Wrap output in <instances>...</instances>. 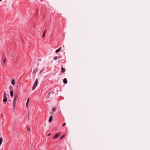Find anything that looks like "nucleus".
<instances>
[{
  "mask_svg": "<svg viewBox=\"0 0 150 150\" xmlns=\"http://www.w3.org/2000/svg\"><path fill=\"white\" fill-rule=\"evenodd\" d=\"M65 134H64L60 138V139H62V138H64L65 136Z\"/></svg>",
  "mask_w": 150,
  "mask_h": 150,
  "instance_id": "f3484780",
  "label": "nucleus"
},
{
  "mask_svg": "<svg viewBox=\"0 0 150 150\" xmlns=\"http://www.w3.org/2000/svg\"><path fill=\"white\" fill-rule=\"evenodd\" d=\"M65 71V69L63 67H61V72L62 73H64Z\"/></svg>",
  "mask_w": 150,
  "mask_h": 150,
  "instance_id": "f8f14e48",
  "label": "nucleus"
},
{
  "mask_svg": "<svg viewBox=\"0 0 150 150\" xmlns=\"http://www.w3.org/2000/svg\"><path fill=\"white\" fill-rule=\"evenodd\" d=\"M38 71V69L36 68L34 69V70L33 71V72H34L35 71Z\"/></svg>",
  "mask_w": 150,
  "mask_h": 150,
  "instance_id": "4be33fe9",
  "label": "nucleus"
},
{
  "mask_svg": "<svg viewBox=\"0 0 150 150\" xmlns=\"http://www.w3.org/2000/svg\"><path fill=\"white\" fill-rule=\"evenodd\" d=\"M28 130L29 132H30V129L29 128H28Z\"/></svg>",
  "mask_w": 150,
  "mask_h": 150,
  "instance_id": "393cba45",
  "label": "nucleus"
},
{
  "mask_svg": "<svg viewBox=\"0 0 150 150\" xmlns=\"http://www.w3.org/2000/svg\"><path fill=\"white\" fill-rule=\"evenodd\" d=\"M2 0H0V1H1Z\"/></svg>",
  "mask_w": 150,
  "mask_h": 150,
  "instance_id": "c756f323",
  "label": "nucleus"
},
{
  "mask_svg": "<svg viewBox=\"0 0 150 150\" xmlns=\"http://www.w3.org/2000/svg\"><path fill=\"white\" fill-rule=\"evenodd\" d=\"M54 93V92L53 91L50 92L48 94L47 98L52 97Z\"/></svg>",
  "mask_w": 150,
  "mask_h": 150,
  "instance_id": "f257e3e1",
  "label": "nucleus"
},
{
  "mask_svg": "<svg viewBox=\"0 0 150 150\" xmlns=\"http://www.w3.org/2000/svg\"><path fill=\"white\" fill-rule=\"evenodd\" d=\"M3 97H4V99L3 101L4 102H6L7 100V96L5 92H4Z\"/></svg>",
  "mask_w": 150,
  "mask_h": 150,
  "instance_id": "7ed1b4c3",
  "label": "nucleus"
},
{
  "mask_svg": "<svg viewBox=\"0 0 150 150\" xmlns=\"http://www.w3.org/2000/svg\"><path fill=\"white\" fill-rule=\"evenodd\" d=\"M18 96L17 94H16L15 95H14V99H13V101H16L17 100V99L18 98Z\"/></svg>",
  "mask_w": 150,
  "mask_h": 150,
  "instance_id": "20e7f679",
  "label": "nucleus"
},
{
  "mask_svg": "<svg viewBox=\"0 0 150 150\" xmlns=\"http://www.w3.org/2000/svg\"><path fill=\"white\" fill-rule=\"evenodd\" d=\"M45 33H43V35H42V37L44 38L45 37Z\"/></svg>",
  "mask_w": 150,
  "mask_h": 150,
  "instance_id": "412c9836",
  "label": "nucleus"
},
{
  "mask_svg": "<svg viewBox=\"0 0 150 150\" xmlns=\"http://www.w3.org/2000/svg\"><path fill=\"white\" fill-rule=\"evenodd\" d=\"M66 123H65V122L62 125V127H64V126L65 125H66Z\"/></svg>",
  "mask_w": 150,
  "mask_h": 150,
  "instance_id": "aec40b11",
  "label": "nucleus"
},
{
  "mask_svg": "<svg viewBox=\"0 0 150 150\" xmlns=\"http://www.w3.org/2000/svg\"><path fill=\"white\" fill-rule=\"evenodd\" d=\"M53 117L52 116H51L50 117L49 119V122H51L52 120Z\"/></svg>",
  "mask_w": 150,
  "mask_h": 150,
  "instance_id": "0eeeda50",
  "label": "nucleus"
},
{
  "mask_svg": "<svg viewBox=\"0 0 150 150\" xmlns=\"http://www.w3.org/2000/svg\"><path fill=\"white\" fill-rule=\"evenodd\" d=\"M3 141V139L2 138H0V145H1Z\"/></svg>",
  "mask_w": 150,
  "mask_h": 150,
  "instance_id": "4468645a",
  "label": "nucleus"
},
{
  "mask_svg": "<svg viewBox=\"0 0 150 150\" xmlns=\"http://www.w3.org/2000/svg\"><path fill=\"white\" fill-rule=\"evenodd\" d=\"M10 95L11 97H12L13 96V90H11L10 91Z\"/></svg>",
  "mask_w": 150,
  "mask_h": 150,
  "instance_id": "9d476101",
  "label": "nucleus"
},
{
  "mask_svg": "<svg viewBox=\"0 0 150 150\" xmlns=\"http://www.w3.org/2000/svg\"><path fill=\"white\" fill-rule=\"evenodd\" d=\"M6 58H4V60H3V62L4 63L6 62Z\"/></svg>",
  "mask_w": 150,
  "mask_h": 150,
  "instance_id": "dca6fc26",
  "label": "nucleus"
},
{
  "mask_svg": "<svg viewBox=\"0 0 150 150\" xmlns=\"http://www.w3.org/2000/svg\"><path fill=\"white\" fill-rule=\"evenodd\" d=\"M60 133H58L56 134L53 137V139H56L60 135Z\"/></svg>",
  "mask_w": 150,
  "mask_h": 150,
  "instance_id": "39448f33",
  "label": "nucleus"
},
{
  "mask_svg": "<svg viewBox=\"0 0 150 150\" xmlns=\"http://www.w3.org/2000/svg\"><path fill=\"white\" fill-rule=\"evenodd\" d=\"M1 115V116H2V117H3V115Z\"/></svg>",
  "mask_w": 150,
  "mask_h": 150,
  "instance_id": "c85d7f7f",
  "label": "nucleus"
},
{
  "mask_svg": "<svg viewBox=\"0 0 150 150\" xmlns=\"http://www.w3.org/2000/svg\"><path fill=\"white\" fill-rule=\"evenodd\" d=\"M9 89L10 90H12L13 89V87L11 86H10L9 87Z\"/></svg>",
  "mask_w": 150,
  "mask_h": 150,
  "instance_id": "2eb2a0df",
  "label": "nucleus"
},
{
  "mask_svg": "<svg viewBox=\"0 0 150 150\" xmlns=\"http://www.w3.org/2000/svg\"><path fill=\"white\" fill-rule=\"evenodd\" d=\"M63 81L64 83L65 84L67 83V79L65 78L64 79Z\"/></svg>",
  "mask_w": 150,
  "mask_h": 150,
  "instance_id": "6e6552de",
  "label": "nucleus"
},
{
  "mask_svg": "<svg viewBox=\"0 0 150 150\" xmlns=\"http://www.w3.org/2000/svg\"><path fill=\"white\" fill-rule=\"evenodd\" d=\"M11 57H13V55L12 54H11Z\"/></svg>",
  "mask_w": 150,
  "mask_h": 150,
  "instance_id": "cd10ccee",
  "label": "nucleus"
},
{
  "mask_svg": "<svg viewBox=\"0 0 150 150\" xmlns=\"http://www.w3.org/2000/svg\"><path fill=\"white\" fill-rule=\"evenodd\" d=\"M61 49L62 48L61 47H60V48H59L58 49L56 50L55 51V52L56 53L58 52L61 50Z\"/></svg>",
  "mask_w": 150,
  "mask_h": 150,
  "instance_id": "1a4fd4ad",
  "label": "nucleus"
},
{
  "mask_svg": "<svg viewBox=\"0 0 150 150\" xmlns=\"http://www.w3.org/2000/svg\"><path fill=\"white\" fill-rule=\"evenodd\" d=\"M57 56H56L54 58V60H56L57 59Z\"/></svg>",
  "mask_w": 150,
  "mask_h": 150,
  "instance_id": "a211bd4d",
  "label": "nucleus"
},
{
  "mask_svg": "<svg viewBox=\"0 0 150 150\" xmlns=\"http://www.w3.org/2000/svg\"><path fill=\"white\" fill-rule=\"evenodd\" d=\"M44 33H45V30L44 31Z\"/></svg>",
  "mask_w": 150,
  "mask_h": 150,
  "instance_id": "bb28decb",
  "label": "nucleus"
},
{
  "mask_svg": "<svg viewBox=\"0 0 150 150\" xmlns=\"http://www.w3.org/2000/svg\"><path fill=\"white\" fill-rule=\"evenodd\" d=\"M11 83L13 85H14L15 84V82L14 80V79H12L11 81Z\"/></svg>",
  "mask_w": 150,
  "mask_h": 150,
  "instance_id": "ddd939ff",
  "label": "nucleus"
},
{
  "mask_svg": "<svg viewBox=\"0 0 150 150\" xmlns=\"http://www.w3.org/2000/svg\"><path fill=\"white\" fill-rule=\"evenodd\" d=\"M51 134V133H49V134H48V135H47V136H50V135Z\"/></svg>",
  "mask_w": 150,
  "mask_h": 150,
  "instance_id": "a878e982",
  "label": "nucleus"
},
{
  "mask_svg": "<svg viewBox=\"0 0 150 150\" xmlns=\"http://www.w3.org/2000/svg\"><path fill=\"white\" fill-rule=\"evenodd\" d=\"M28 117H29V111H28Z\"/></svg>",
  "mask_w": 150,
  "mask_h": 150,
  "instance_id": "b1692460",
  "label": "nucleus"
},
{
  "mask_svg": "<svg viewBox=\"0 0 150 150\" xmlns=\"http://www.w3.org/2000/svg\"><path fill=\"white\" fill-rule=\"evenodd\" d=\"M26 106L27 108L28 106V103L27 102L26 103Z\"/></svg>",
  "mask_w": 150,
  "mask_h": 150,
  "instance_id": "6ab92c4d",
  "label": "nucleus"
},
{
  "mask_svg": "<svg viewBox=\"0 0 150 150\" xmlns=\"http://www.w3.org/2000/svg\"><path fill=\"white\" fill-rule=\"evenodd\" d=\"M56 111V108H53L52 109V111L51 112V114L53 115L54 112Z\"/></svg>",
  "mask_w": 150,
  "mask_h": 150,
  "instance_id": "423d86ee",
  "label": "nucleus"
},
{
  "mask_svg": "<svg viewBox=\"0 0 150 150\" xmlns=\"http://www.w3.org/2000/svg\"><path fill=\"white\" fill-rule=\"evenodd\" d=\"M16 101H13V109H15V105H16Z\"/></svg>",
  "mask_w": 150,
  "mask_h": 150,
  "instance_id": "9b49d317",
  "label": "nucleus"
},
{
  "mask_svg": "<svg viewBox=\"0 0 150 150\" xmlns=\"http://www.w3.org/2000/svg\"><path fill=\"white\" fill-rule=\"evenodd\" d=\"M38 79H36V81H35V83H34V84L33 87V90H34L35 89V88L37 86V85L38 84Z\"/></svg>",
  "mask_w": 150,
  "mask_h": 150,
  "instance_id": "f03ea898",
  "label": "nucleus"
},
{
  "mask_svg": "<svg viewBox=\"0 0 150 150\" xmlns=\"http://www.w3.org/2000/svg\"><path fill=\"white\" fill-rule=\"evenodd\" d=\"M29 99H30L29 98H28V99L27 100V102L29 103Z\"/></svg>",
  "mask_w": 150,
  "mask_h": 150,
  "instance_id": "5701e85b",
  "label": "nucleus"
}]
</instances>
